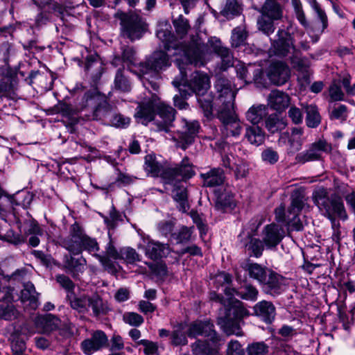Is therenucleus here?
I'll return each instance as SVG.
<instances>
[{"mask_svg":"<svg viewBox=\"0 0 355 355\" xmlns=\"http://www.w3.org/2000/svg\"><path fill=\"white\" fill-rule=\"evenodd\" d=\"M112 110L105 95L96 89L85 93L78 107L64 102H59L49 110V114H61L71 127L78 123L80 119L101 120L110 116Z\"/></svg>","mask_w":355,"mask_h":355,"instance_id":"nucleus-1","label":"nucleus"},{"mask_svg":"<svg viewBox=\"0 0 355 355\" xmlns=\"http://www.w3.org/2000/svg\"><path fill=\"white\" fill-rule=\"evenodd\" d=\"M156 114L162 119L155 122L157 130L168 132L175 120V110L162 101L156 94H152L149 98L138 104L135 117L139 123L147 125L155 119Z\"/></svg>","mask_w":355,"mask_h":355,"instance_id":"nucleus-2","label":"nucleus"},{"mask_svg":"<svg viewBox=\"0 0 355 355\" xmlns=\"http://www.w3.org/2000/svg\"><path fill=\"white\" fill-rule=\"evenodd\" d=\"M160 28L157 31V37L164 44V48L168 52L174 51V55L183 57L187 62L195 66L204 65L206 58L210 55V50L200 39L193 40L189 44L174 43L175 37L168 28Z\"/></svg>","mask_w":355,"mask_h":355,"instance_id":"nucleus-3","label":"nucleus"},{"mask_svg":"<svg viewBox=\"0 0 355 355\" xmlns=\"http://www.w3.org/2000/svg\"><path fill=\"white\" fill-rule=\"evenodd\" d=\"M195 175L193 164L187 157L182 159L178 164V168L175 171L172 178L173 182L164 184L166 189H171L173 199L179 203L178 209L182 212H186L189 209L187 203V189L182 184V181L191 178Z\"/></svg>","mask_w":355,"mask_h":355,"instance_id":"nucleus-4","label":"nucleus"},{"mask_svg":"<svg viewBox=\"0 0 355 355\" xmlns=\"http://www.w3.org/2000/svg\"><path fill=\"white\" fill-rule=\"evenodd\" d=\"M313 201L321 213L332 223L335 218L342 220L347 218V214L342 199L337 195L327 196L326 190L322 189L313 193Z\"/></svg>","mask_w":355,"mask_h":355,"instance_id":"nucleus-5","label":"nucleus"},{"mask_svg":"<svg viewBox=\"0 0 355 355\" xmlns=\"http://www.w3.org/2000/svg\"><path fill=\"white\" fill-rule=\"evenodd\" d=\"M175 62L180 69L181 80L177 79L173 81L175 87H187L190 90L189 93H195L197 96L204 95L210 87V80L205 73L196 71L192 73L189 81L186 80L187 72L185 64H190L184 58H176Z\"/></svg>","mask_w":355,"mask_h":355,"instance_id":"nucleus-6","label":"nucleus"},{"mask_svg":"<svg viewBox=\"0 0 355 355\" xmlns=\"http://www.w3.org/2000/svg\"><path fill=\"white\" fill-rule=\"evenodd\" d=\"M225 311V315L218 318V324L227 335L242 336L240 322L243 318L248 315V311L238 300L229 302Z\"/></svg>","mask_w":355,"mask_h":355,"instance_id":"nucleus-7","label":"nucleus"},{"mask_svg":"<svg viewBox=\"0 0 355 355\" xmlns=\"http://www.w3.org/2000/svg\"><path fill=\"white\" fill-rule=\"evenodd\" d=\"M178 164L169 166L163 164L154 154H149L144 157V169L151 177H159L163 184H171L172 178Z\"/></svg>","mask_w":355,"mask_h":355,"instance_id":"nucleus-8","label":"nucleus"},{"mask_svg":"<svg viewBox=\"0 0 355 355\" xmlns=\"http://www.w3.org/2000/svg\"><path fill=\"white\" fill-rule=\"evenodd\" d=\"M115 17L121 21V31L123 35L131 40L139 39L145 31V23L137 14L125 13L121 11L115 14Z\"/></svg>","mask_w":355,"mask_h":355,"instance_id":"nucleus-9","label":"nucleus"},{"mask_svg":"<svg viewBox=\"0 0 355 355\" xmlns=\"http://www.w3.org/2000/svg\"><path fill=\"white\" fill-rule=\"evenodd\" d=\"M167 53L163 51L153 52L144 62L138 64L139 71L141 76H157L159 71L166 69L170 66V55H174L173 53Z\"/></svg>","mask_w":355,"mask_h":355,"instance_id":"nucleus-10","label":"nucleus"},{"mask_svg":"<svg viewBox=\"0 0 355 355\" xmlns=\"http://www.w3.org/2000/svg\"><path fill=\"white\" fill-rule=\"evenodd\" d=\"M217 95L214 98V104L220 110H230L234 108L236 92L232 89L231 82L219 78L215 85Z\"/></svg>","mask_w":355,"mask_h":355,"instance_id":"nucleus-11","label":"nucleus"},{"mask_svg":"<svg viewBox=\"0 0 355 355\" xmlns=\"http://www.w3.org/2000/svg\"><path fill=\"white\" fill-rule=\"evenodd\" d=\"M331 145L325 139H320L309 145L306 150L298 153L295 161L300 164L319 161L322 159L323 153L328 154L331 151Z\"/></svg>","mask_w":355,"mask_h":355,"instance_id":"nucleus-12","label":"nucleus"},{"mask_svg":"<svg viewBox=\"0 0 355 355\" xmlns=\"http://www.w3.org/2000/svg\"><path fill=\"white\" fill-rule=\"evenodd\" d=\"M218 118L222 123L223 136L238 137L241 135L242 125L234 110L218 111Z\"/></svg>","mask_w":355,"mask_h":355,"instance_id":"nucleus-13","label":"nucleus"},{"mask_svg":"<svg viewBox=\"0 0 355 355\" xmlns=\"http://www.w3.org/2000/svg\"><path fill=\"white\" fill-rule=\"evenodd\" d=\"M200 128L199 123L197 121H188L186 119L182 120V130L178 131L175 135L171 138L176 142V145L183 150H185L191 145Z\"/></svg>","mask_w":355,"mask_h":355,"instance_id":"nucleus-14","label":"nucleus"},{"mask_svg":"<svg viewBox=\"0 0 355 355\" xmlns=\"http://www.w3.org/2000/svg\"><path fill=\"white\" fill-rule=\"evenodd\" d=\"M277 38L275 40L270 48V52L278 56H286L292 50L295 49L291 35L285 30H279Z\"/></svg>","mask_w":355,"mask_h":355,"instance_id":"nucleus-15","label":"nucleus"},{"mask_svg":"<svg viewBox=\"0 0 355 355\" xmlns=\"http://www.w3.org/2000/svg\"><path fill=\"white\" fill-rule=\"evenodd\" d=\"M108 346V338L101 330H96L91 334L89 338L84 340L81 344V349L86 355H92L103 348Z\"/></svg>","mask_w":355,"mask_h":355,"instance_id":"nucleus-16","label":"nucleus"},{"mask_svg":"<svg viewBox=\"0 0 355 355\" xmlns=\"http://www.w3.org/2000/svg\"><path fill=\"white\" fill-rule=\"evenodd\" d=\"M87 235L82 227L76 223L70 227L69 238L64 241V247L73 255L82 252L80 243Z\"/></svg>","mask_w":355,"mask_h":355,"instance_id":"nucleus-17","label":"nucleus"},{"mask_svg":"<svg viewBox=\"0 0 355 355\" xmlns=\"http://www.w3.org/2000/svg\"><path fill=\"white\" fill-rule=\"evenodd\" d=\"M267 76L273 84L282 85L290 78V69L283 62H273L268 68Z\"/></svg>","mask_w":355,"mask_h":355,"instance_id":"nucleus-18","label":"nucleus"},{"mask_svg":"<svg viewBox=\"0 0 355 355\" xmlns=\"http://www.w3.org/2000/svg\"><path fill=\"white\" fill-rule=\"evenodd\" d=\"M188 336L195 338L198 336H205L209 337L214 343L218 340V336L214 329V325L209 321H198L190 324L188 329Z\"/></svg>","mask_w":355,"mask_h":355,"instance_id":"nucleus-19","label":"nucleus"},{"mask_svg":"<svg viewBox=\"0 0 355 355\" xmlns=\"http://www.w3.org/2000/svg\"><path fill=\"white\" fill-rule=\"evenodd\" d=\"M263 241L267 249L275 248L284 236V230L276 224L266 225L262 232Z\"/></svg>","mask_w":355,"mask_h":355,"instance_id":"nucleus-20","label":"nucleus"},{"mask_svg":"<svg viewBox=\"0 0 355 355\" xmlns=\"http://www.w3.org/2000/svg\"><path fill=\"white\" fill-rule=\"evenodd\" d=\"M208 44L213 51L221 58V69L225 70L227 68L233 66V56L230 49L222 45L221 41L213 37L209 39Z\"/></svg>","mask_w":355,"mask_h":355,"instance_id":"nucleus-21","label":"nucleus"},{"mask_svg":"<svg viewBox=\"0 0 355 355\" xmlns=\"http://www.w3.org/2000/svg\"><path fill=\"white\" fill-rule=\"evenodd\" d=\"M96 257L106 270L110 272H114L116 271V269L110 259L114 260L120 259L121 249L118 250L113 245L112 241L110 240L105 248V254H97Z\"/></svg>","mask_w":355,"mask_h":355,"instance_id":"nucleus-22","label":"nucleus"},{"mask_svg":"<svg viewBox=\"0 0 355 355\" xmlns=\"http://www.w3.org/2000/svg\"><path fill=\"white\" fill-rule=\"evenodd\" d=\"M285 279L270 270L267 274L266 281L262 283L267 286L268 292L272 295H279L285 289Z\"/></svg>","mask_w":355,"mask_h":355,"instance_id":"nucleus-23","label":"nucleus"},{"mask_svg":"<svg viewBox=\"0 0 355 355\" xmlns=\"http://www.w3.org/2000/svg\"><path fill=\"white\" fill-rule=\"evenodd\" d=\"M268 103L272 109L282 111L288 106L290 97L285 92L275 89L271 91L268 95Z\"/></svg>","mask_w":355,"mask_h":355,"instance_id":"nucleus-24","label":"nucleus"},{"mask_svg":"<svg viewBox=\"0 0 355 355\" xmlns=\"http://www.w3.org/2000/svg\"><path fill=\"white\" fill-rule=\"evenodd\" d=\"M144 242L146 244L145 254L153 260L158 259L168 253V247L166 245L149 239H144Z\"/></svg>","mask_w":355,"mask_h":355,"instance_id":"nucleus-25","label":"nucleus"},{"mask_svg":"<svg viewBox=\"0 0 355 355\" xmlns=\"http://www.w3.org/2000/svg\"><path fill=\"white\" fill-rule=\"evenodd\" d=\"M35 324L44 332L49 333L60 328L61 320L54 315L46 314L37 317Z\"/></svg>","mask_w":355,"mask_h":355,"instance_id":"nucleus-26","label":"nucleus"},{"mask_svg":"<svg viewBox=\"0 0 355 355\" xmlns=\"http://www.w3.org/2000/svg\"><path fill=\"white\" fill-rule=\"evenodd\" d=\"M86 260L80 257L79 258H74L72 256L66 254L63 258V267L64 268L75 277L79 272H83Z\"/></svg>","mask_w":355,"mask_h":355,"instance_id":"nucleus-27","label":"nucleus"},{"mask_svg":"<svg viewBox=\"0 0 355 355\" xmlns=\"http://www.w3.org/2000/svg\"><path fill=\"white\" fill-rule=\"evenodd\" d=\"M203 180V186L214 187L221 185L225 180L223 171L220 168H214L205 173L200 174Z\"/></svg>","mask_w":355,"mask_h":355,"instance_id":"nucleus-28","label":"nucleus"},{"mask_svg":"<svg viewBox=\"0 0 355 355\" xmlns=\"http://www.w3.org/2000/svg\"><path fill=\"white\" fill-rule=\"evenodd\" d=\"M256 315L266 323H270L275 317V308L274 305L267 301H261L254 306Z\"/></svg>","mask_w":355,"mask_h":355,"instance_id":"nucleus-29","label":"nucleus"},{"mask_svg":"<svg viewBox=\"0 0 355 355\" xmlns=\"http://www.w3.org/2000/svg\"><path fill=\"white\" fill-rule=\"evenodd\" d=\"M39 293L36 292L34 285L31 282L24 284V288L21 292V300L23 303L28 302V306L32 309H36L39 306Z\"/></svg>","mask_w":355,"mask_h":355,"instance_id":"nucleus-30","label":"nucleus"},{"mask_svg":"<svg viewBox=\"0 0 355 355\" xmlns=\"http://www.w3.org/2000/svg\"><path fill=\"white\" fill-rule=\"evenodd\" d=\"M260 12L262 16L271 20H279L283 16V11L279 3L274 0H266Z\"/></svg>","mask_w":355,"mask_h":355,"instance_id":"nucleus-31","label":"nucleus"},{"mask_svg":"<svg viewBox=\"0 0 355 355\" xmlns=\"http://www.w3.org/2000/svg\"><path fill=\"white\" fill-rule=\"evenodd\" d=\"M67 299L73 309L82 313L88 311L89 295L85 294L76 295L73 293H67Z\"/></svg>","mask_w":355,"mask_h":355,"instance_id":"nucleus-32","label":"nucleus"},{"mask_svg":"<svg viewBox=\"0 0 355 355\" xmlns=\"http://www.w3.org/2000/svg\"><path fill=\"white\" fill-rule=\"evenodd\" d=\"M268 114V108L265 105H252L245 114L246 119L252 124H257Z\"/></svg>","mask_w":355,"mask_h":355,"instance_id":"nucleus-33","label":"nucleus"},{"mask_svg":"<svg viewBox=\"0 0 355 355\" xmlns=\"http://www.w3.org/2000/svg\"><path fill=\"white\" fill-rule=\"evenodd\" d=\"M121 59L125 63L130 71L140 76L138 64H136L135 51L131 46H123L121 48Z\"/></svg>","mask_w":355,"mask_h":355,"instance_id":"nucleus-34","label":"nucleus"},{"mask_svg":"<svg viewBox=\"0 0 355 355\" xmlns=\"http://www.w3.org/2000/svg\"><path fill=\"white\" fill-rule=\"evenodd\" d=\"M291 205L288 209L289 215H299L305 206V197L302 192L299 190L294 191L291 196Z\"/></svg>","mask_w":355,"mask_h":355,"instance_id":"nucleus-35","label":"nucleus"},{"mask_svg":"<svg viewBox=\"0 0 355 355\" xmlns=\"http://www.w3.org/2000/svg\"><path fill=\"white\" fill-rule=\"evenodd\" d=\"M310 6L314 11V19L315 22L320 24L318 29L322 33L328 26L327 16L323 9L320 7V4L316 0H310Z\"/></svg>","mask_w":355,"mask_h":355,"instance_id":"nucleus-36","label":"nucleus"},{"mask_svg":"<svg viewBox=\"0 0 355 355\" xmlns=\"http://www.w3.org/2000/svg\"><path fill=\"white\" fill-rule=\"evenodd\" d=\"M246 270L248 272L250 277L260 284L266 281L267 274L270 270L256 263H248L246 265Z\"/></svg>","mask_w":355,"mask_h":355,"instance_id":"nucleus-37","label":"nucleus"},{"mask_svg":"<svg viewBox=\"0 0 355 355\" xmlns=\"http://www.w3.org/2000/svg\"><path fill=\"white\" fill-rule=\"evenodd\" d=\"M306 116V123L309 128H314L321 122V116L315 105H307L304 107Z\"/></svg>","mask_w":355,"mask_h":355,"instance_id":"nucleus-38","label":"nucleus"},{"mask_svg":"<svg viewBox=\"0 0 355 355\" xmlns=\"http://www.w3.org/2000/svg\"><path fill=\"white\" fill-rule=\"evenodd\" d=\"M245 137L251 144L259 146L265 139V135L259 126H249L246 128Z\"/></svg>","mask_w":355,"mask_h":355,"instance_id":"nucleus-39","label":"nucleus"},{"mask_svg":"<svg viewBox=\"0 0 355 355\" xmlns=\"http://www.w3.org/2000/svg\"><path fill=\"white\" fill-rule=\"evenodd\" d=\"M291 63L293 67L299 71H306L310 63L307 58L302 57L301 53L294 49L293 55L291 57Z\"/></svg>","mask_w":355,"mask_h":355,"instance_id":"nucleus-40","label":"nucleus"},{"mask_svg":"<svg viewBox=\"0 0 355 355\" xmlns=\"http://www.w3.org/2000/svg\"><path fill=\"white\" fill-rule=\"evenodd\" d=\"M241 8L237 0H226L220 11L222 15L227 19L234 17L241 13Z\"/></svg>","mask_w":355,"mask_h":355,"instance_id":"nucleus-41","label":"nucleus"},{"mask_svg":"<svg viewBox=\"0 0 355 355\" xmlns=\"http://www.w3.org/2000/svg\"><path fill=\"white\" fill-rule=\"evenodd\" d=\"M89 306L92 309L95 316L105 314L108 311L107 306L103 304L102 299L98 295L89 296Z\"/></svg>","mask_w":355,"mask_h":355,"instance_id":"nucleus-42","label":"nucleus"},{"mask_svg":"<svg viewBox=\"0 0 355 355\" xmlns=\"http://www.w3.org/2000/svg\"><path fill=\"white\" fill-rule=\"evenodd\" d=\"M236 206L234 196L232 193H222L218 198L216 203V207L218 209L226 210L227 209H232Z\"/></svg>","mask_w":355,"mask_h":355,"instance_id":"nucleus-43","label":"nucleus"},{"mask_svg":"<svg viewBox=\"0 0 355 355\" xmlns=\"http://www.w3.org/2000/svg\"><path fill=\"white\" fill-rule=\"evenodd\" d=\"M264 245L263 241L256 238H250V241L245 245V248L248 251L250 252L251 255L258 258L261 256Z\"/></svg>","mask_w":355,"mask_h":355,"instance_id":"nucleus-44","label":"nucleus"},{"mask_svg":"<svg viewBox=\"0 0 355 355\" xmlns=\"http://www.w3.org/2000/svg\"><path fill=\"white\" fill-rule=\"evenodd\" d=\"M251 68L250 65L248 67L243 63H239L236 65L235 70L238 77L248 83L252 82L257 76V73H255V70L253 71V77L250 76Z\"/></svg>","mask_w":355,"mask_h":355,"instance_id":"nucleus-45","label":"nucleus"},{"mask_svg":"<svg viewBox=\"0 0 355 355\" xmlns=\"http://www.w3.org/2000/svg\"><path fill=\"white\" fill-rule=\"evenodd\" d=\"M12 355H26V343L23 338L18 334H13L11 337L10 344Z\"/></svg>","mask_w":355,"mask_h":355,"instance_id":"nucleus-46","label":"nucleus"},{"mask_svg":"<svg viewBox=\"0 0 355 355\" xmlns=\"http://www.w3.org/2000/svg\"><path fill=\"white\" fill-rule=\"evenodd\" d=\"M236 295L243 300L255 301L257 299L258 291L255 287L248 284L238 290Z\"/></svg>","mask_w":355,"mask_h":355,"instance_id":"nucleus-47","label":"nucleus"},{"mask_svg":"<svg viewBox=\"0 0 355 355\" xmlns=\"http://www.w3.org/2000/svg\"><path fill=\"white\" fill-rule=\"evenodd\" d=\"M247 38L245 30L241 27H236L232 31L231 37L232 46L239 47L244 45Z\"/></svg>","mask_w":355,"mask_h":355,"instance_id":"nucleus-48","label":"nucleus"},{"mask_svg":"<svg viewBox=\"0 0 355 355\" xmlns=\"http://www.w3.org/2000/svg\"><path fill=\"white\" fill-rule=\"evenodd\" d=\"M214 98L212 99L209 95L204 94L198 96V102L200 108L202 110L204 114L206 117H209L212 114V108L214 103Z\"/></svg>","mask_w":355,"mask_h":355,"instance_id":"nucleus-49","label":"nucleus"},{"mask_svg":"<svg viewBox=\"0 0 355 355\" xmlns=\"http://www.w3.org/2000/svg\"><path fill=\"white\" fill-rule=\"evenodd\" d=\"M173 24L177 34L181 37L187 35L190 28L188 20L182 15H180L178 18L173 19Z\"/></svg>","mask_w":355,"mask_h":355,"instance_id":"nucleus-50","label":"nucleus"},{"mask_svg":"<svg viewBox=\"0 0 355 355\" xmlns=\"http://www.w3.org/2000/svg\"><path fill=\"white\" fill-rule=\"evenodd\" d=\"M114 87L116 89L122 92L130 90V84L128 80L123 73V69H119L114 78Z\"/></svg>","mask_w":355,"mask_h":355,"instance_id":"nucleus-51","label":"nucleus"},{"mask_svg":"<svg viewBox=\"0 0 355 355\" xmlns=\"http://www.w3.org/2000/svg\"><path fill=\"white\" fill-rule=\"evenodd\" d=\"M274 20L266 19V17L261 16L257 19L258 29L262 31L264 34L270 35L275 31Z\"/></svg>","mask_w":355,"mask_h":355,"instance_id":"nucleus-52","label":"nucleus"},{"mask_svg":"<svg viewBox=\"0 0 355 355\" xmlns=\"http://www.w3.org/2000/svg\"><path fill=\"white\" fill-rule=\"evenodd\" d=\"M171 343L174 345H185L187 339L181 327H178L171 334Z\"/></svg>","mask_w":355,"mask_h":355,"instance_id":"nucleus-53","label":"nucleus"},{"mask_svg":"<svg viewBox=\"0 0 355 355\" xmlns=\"http://www.w3.org/2000/svg\"><path fill=\"white\" fill-rule=\"evenodd\" d=\"M82 251L83 250L88 251L90 254H93L96 257V252L99 250L98 244L94 239L86 236L80 243Z\"/></svg>","mask_w":355,"mask_h":355,"instance_id":"nucleus-54","label":"nucleus"},{"mask_svg":"<svg viewBox=\"0 0 355 355\" xmlns=\"http://www.w3.org/2000/svg\"><path fill=\"white\" fill-rule=\"evenodd\" d=\"M112 125L119 128H125L130 123V118L119 113L114 114L110 119Z\"/></svg>","mask_w":355,"mask_h":355,"instance_id":"nucleus-55","label":"nucleus"},{"mask_svg":"<svg viewBox=\"0 0 355 355\" xmlns=\"http://www.w3.org/2000/svg\"><path fill=\"white\" fill-rule=\"evenodd\" d=\"M179 88L180 96L175 95L173 97V102L175 107L179 108L180 110L187 109L188 107V104L184 101V98H186L187 96H190L191 93L187 91V89H184L182 87H178Z\"/></svg>","mask_w":355,"mask_h":355,"instance_id":"nucleus-56","label":"nucleus"},{"mask_svg":"<svg viewBox=\"0 0 355 355\" xmlns=\"http://www.w3.org/2000/svg\"><path fill=\"white\" fill-rule=\"evenodd\" d=\"M330 101H341L344 100L345 94L339 85L333 83L329 87Z\"/></svg>","mask_w":355,"mask_h":355,"instance_id":"nucleus-57","label":"nucleus"},{"mask_svg":"<svg viewBox=\"0 0 355 355\" xmlns=\"http://www.w3.org/2000/svg\"><path fill=\"white\" fill-rule=\"evenodd\" d=\"M331 119H338L341 121H346L347 118V107L345 105H339L337 107H334L329 114Z\"/></svg>","mask_w":355,"mask_h":355,"instance_id":"nucleus-58","label":"nucleus"},{"mask_svg":"<svg viewBox=\"0 0 355 355\" xmlns=\"http://www.w3.org/2000/svg\"><path fill=\"white\" fill-rule=\"evenodd\" d=\"M125 260L127 263H132L139 260V255L135 250L130 248H123L121 249V259Z\"/></svg>","mask_w":355,"mask_h":355,"instance_id":"nucleus-59","label":"nucleus"},{"mask_svg":"<svg viewBox=\"0 0 355 355\" xmlns=\"http://www.w3.org/2000/svg\"><path fill=\"white\" fill-rule=\"evenodd\" d=\"M123 321L131 326L138 327L144 322V318L135 312L125 313L123 315Z\"/></svg>","mask_w":355,"mask_h":355,"instance_id":"nucleus-60","label":"nucleus"},{"mask_svg":"<svg viewBox=\"0 0 355 355\" xmlns=\"http://www.w3.org/2000/svg\"><path fill=\"white\" fill-rule=\"evenodd\" d=\"M261 159L265 163L274 164L279 160V155L276 150L268 148L261 153Z\"/></svg>","mask_w":355,"mask_h":355,"instance_id":"nucleus-61","label":"nucleus"},{"mask_svg":"<svg viewBox=\"0 0 355 355\" xmlns=\"http://www.w3.org/2000/svg\"><path fill=\"white\" fill-rule=\"evenodd\" d=\"M268 347L264 343H254L248 347V355H266Z\"/></svg>","mask_w":355,"mask_h":355,"instance_id":"nucleus-62","label":"nucleus"},{"mask_svg":"<svg viewBox=\"0 0 355 355\" xmlns=\"http://www.w3.org/2000/svg\"><path fill=\"white\" fill-rule=\"evenodd\" d=\"M55 279L60 286L65 289L68 293H73L75 284L69 277L64 275H58L55 276Z\"/></svg>","mask_w":355,"mask_h":355,"instance_id":"nucleus-63","label":"nucleus"},{"mask_svg":"<svg viewBox=\"0 0 355 355\" xmlns=\"http://www.w3.org/2000/svg\"><path fill=\"white\" fill-rule=\"evenodd\" d=\"M244 352L237 340H231L227 347V355H243Z\"/></svg>","mask_w":355,"mask_h":355,"instance_id":"nucleus-64","label":"nucleus"}]
</instances>
